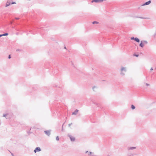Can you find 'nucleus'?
<instances>
[{"label": "nucleus", "instance_id": "dca6fc26", "mask_svg": "<svg viewBox=\"0 0 156 156\" xmlns=\"http://www.w3.org/2000/svg\"><path fill=\"white\" fill-rule=\"evenodd\" d=\"M133 148H136V147H130L129 149H133Z\"/></svg>", "mask_w": 156, "mask_h": 156}, {"label": "nucleus", "instance_id": "5701e85b", "mask_svg": "<svg viewBox=\"0 0 156 156\" xmlns=\"http://www.w3.org/2000/svg\"><path fill=\"white\" fill-rule=\"evenodd\" d=\"M91 152H90V154H91Z\"/></svg>", "mask_w": 156, "mask_h": 156}, {"label": "nucleus", "instance_id": "a211bd4d", "mask_svg": "<svg viewBox=\"0 0 156 156\" xmlns=\"http://www.w3.org/2000/svg\"><path fill=\"white\" fill-rule=\"evenodd\" d=\"M9 58H11V56H10V55H9Z\"/></svg>", "mask_w": 156, "mask_h": 156}, {"label": "nucleus", "instance_id": "f3484780", "mask_svg": "<svg viewBox=\"0 0 156 156\" xmlns=\"http://www.w3.org/2000/svg\"><path fill=\"white\" fill-rule=\"evenodd\" d=\"M134 56H135L136 57H138V56H139V55H134Z\"/></svg>", "mask_w": 156, "mask_h": 156}, {"label": "nucleus", "instance_id": "4be33fe9", "mask_svg": "<svg viewBox=\"0 0 156 156\" xmlns=\"http://www.w3.org/2000/svg\"><path fill=\"white\" fill-rule=\"evenodd\" d=\"M151 70H153V69L152 68H151Z\"/></svg>", "mask_w": 156, "mask_h": 156}, {"label": "nucleus", "instance_id": "6e6552de", "mask_svg": "<svg viewBox=\"0 0 156 156\" xmlns=\"http://www.w3.org/2000/svg\"><path fill=\"white\" fill-rule=\"evenodd\" d=\"M140 46L141 47H143L144 46V44L142 42V41L141 42V43L140 44Z\"/></svg>", "mask_w": 156, "mask_h": 156}, {"label": "nucleus", "instance_id": "b1692460", "mask_svg": "<svg viewBox=\"0 0 156 156\" xmlns=\"http://www.w3.org/2000/svg\"><path fill=\"white\" fill-rule=\"evenodd\" d=\"M64 48H66L65 47H64Z\"/></svg>", "mask_w": 156, "mask_h": 156}, {"label": "nucleus", "instance_id": "1a4fd4ad", "mask_svg": "<svg viewBox=\"0 0 156 156\" xmlns=\"http://www.w3.org/2000/svg\"><path fill=\"white\" fill-rule=\"evenodd\" d=\"M10 5V3L7 2L6 3V6L7 7V6H9Z\"/></svg>", "mask_w": 156, "mask_h": 156}, {"label": "nucleus", "instance_id": "2eb2a0df", "mask_svg": "<svg viewBox=\"0 0 156 156\" xmlns=\"http://www.w3.org/2000/svg\"><path fill=\"white\" fill-rule=\"evenodd\" d=\"M134 38L133 37H131V40H134Z\"/></svg>", "mask_w": 156, "mask_h": 156}, {"label": "nucleus", "instance_id": "6ab92c4d", "mask_svg": "<svg viewBox=\"0 0 156 156\" xmlns=\"http://www.w3.org/2000/svg\"><path fill=\"white\" fill-rule=\"evenodd\" d=\"M15 19L16 20H19V18H16Z\"/></svg>", "mask_w": 156, "mask_h": 156}, {"label": "nucleus", "instance_id": "f03ea898", "mask_svg": "<svg viewBox=\"0 0 156 156\" xmlns=\"http://www.w3.org/2000/svg\"><path fill=\"white\" fill-rule=\"evenodd\" d=\"M151 3V1L150 0L147 2H146L145 3H144L143 5H142V6H144V5H149V4H150Z\"/></svg>", "mask_w": 156, "mask_h": 156}, {"label": "nucleus", "instance_id": "f8f14e48", "mask_svg": "<svg viewBox=\"0 0 156 156\" xmlns=\"http://www.w3.org/2000/svg\"><path fill=\"white\" fill-rule=\"evenodd\" d=\"M131 108L133 109H134L135 108V106L133 105H131Z\"/></svg>", "mask_w": 156, "mask_h": 156}, {"label": "nucleus", "instance_id": "39448f33", "mask_svg": "<svg viewBox=\"0 0 156 156\" xmlns=\"http://www.w3.org/2000/svg\"><path fill=\"white\" fill-rule=\"evenodd\" d=\"M134 40L138 42H139L140 41V40L137 37L135 38H134Z\"/></svg>", "mask_w": 156, "mask_h": 156}, {"label": "nucleus", "instance_id": "9d476101", "mask_svg": "<svg viewBox=\"0 0 156 156\" xmlns=\"http://www.w3.org/2000/svg\"><path fill=\"white\" fill-rule=\"evenodd\" d=\"M8 35V33H6L4 34H2V36H7Z\"/></svg>", "mask_w": 156, "mask_h": 156}, {"label": "nucleus", "instance_id": "4468645a", "mask_svg": "<svg viewBox=\"0 0 156 156\" xmlns=\"http://www.w3.org/2000/svg\"><path fill=\"white\" fill-rule=\"evenodd\" d=\"M121 70H122V71L125 70V68H122Z\"/></svg>", "mask_w": 156, "mask_h": 156}, {"label": "nucleus", "instance_id": "9b49d317", "mask_svg": "<svg viewBox=\"0 0 156 156\" xmlns=\"http://www.w3.org/2000/svg\"><path fill=\"white\" fill-rule=\"evenodd\" d=\"M92 23L93 24H98V22H97L96 21H94L93 22V23Z\"/></svg>", "mask_w": 156, "mask_h": 156}, {"label": "nucleus", "instance_id": "7ed1b4c3", "mask_svg": "<svg viewBox=\"0 0 156 156\" xmlns=\"http://www.w3.org/2000/svg\"><path fill=\"white\" fill-rule=\"evenodd\" d=\"M78 110H77V109H76V110H75V111L73 112V113H72V115H76L77 113H78Z\"/></svg>", "mask_w": 156, "mask_h": 156}, {"label": "nucleus", "instance_id": "0eeeda50", "mask_svg": "<svg viewBox=\"0 0 156 156\" xmlns=\"http://www.w3.org/2000/svg\"><path fill=\"white\" fill-rule=\"evenodd\" d=\"M94 2H99V0H92L91 2L92 3Z\"/></svg>", "mask_w": 156, "mask_h": 156}, {"label": "nucleus", "instance_id": "412c9836", "mask_svg": "<svg viewBox=\"0 0 156 156\" xmlns=\"http://www.w3.org/2000/svg\"><path fill=\"white\" fill-rule=\"evenodd\" d=\"M2 36V35L0 34V37Z\"/></svg>", "mask_w": 156, "mask_h": 156}, {"label": "nucleus", "instance_id": "aec40b11", "mask_svg": "<svg viewBox=\"0 0 156 156\" xmlns=\"http://www.w3.org/2000/svg\"><path fill=\"white\" fill-rule=\"evenodd\" d=\"M16 3L15 2H12V4H15Z\"/></svg>", "mask_w": 156, "mask_h": 156}, {"label": "nucleus", "instance_id": "20e7f679", "mask_svg": "<svg viewBox=\"0 0 156 156\" xmlns=\"http://www.w3.org/2000/svg\"><path fill=\"white\" fill-rule=\"evenodd\" d=\"M70 139L71 141H74L75 140V138L73 137L70 136Z\"/></svg>", "mask_w": 156, "mask_h": 156}, {"label": "nucleus", "instance_id": "423d86ee", "mask_svg": "<svg viewBox=\"0 0 156 156\" xmlns=\"http://www.w3.org/2000/svg\"><path fill=\"white\" fill-rule=\"evenodd\" d=\"M44 132L46 134L48 135L50 134V132L49 131H45Z\"/></svg>", "mask_w": 156, "mask_h": 156}, {"label": "nucleus", "instance_id": "ddd939ff", "mask_svg": "<svg viewBox=\"0 0 156 156\" xmlns=\"http://www.w3.org/2000/svg\"><path fill=\"white\" fill-rule=\"evenodd\" d=\"M56 140H59V137L58 136H57L56 137Z\"/></svg>", "mask_w": 156, "mask_h": 156}, {"label": "nucleus", "instance_id": "f257e3e1", "mask_svg": "<svg viewBox=\"0 0 156 156\" xmlns=\"http://www.w3.org/2000/svg\"><path fill=\"white\" fill-rule=\"evenodd\" d=\"M41 150L40 147H37L35 148V150H34V152L35 153H36L37 152H38L41 151Z\"/></svg>", "mask_w": 156, "mask_h": 156}]
</instances>
